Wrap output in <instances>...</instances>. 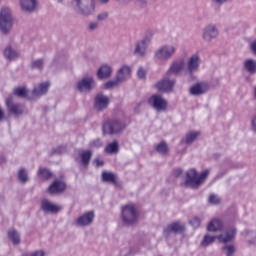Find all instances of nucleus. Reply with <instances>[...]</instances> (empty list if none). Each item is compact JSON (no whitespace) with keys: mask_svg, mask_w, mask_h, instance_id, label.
Wrapping results in <instances>:
<instances>
[{"mask_svg":"<svg viewBox=\"0 0 256 256\" xmlns=\"http://www.w3.org/2000/svg\"><path fill=\"white\" fill-rule=\"evenodd\" d=\"M236 235L237 228H229L226 232L218 236L206 234L200 245L201 247H209V245H213V243H215V239L219 240L220 243H231V241L235 239Z\"/></svg>","mask_w":256,"mask_h":256,"instance_id":"f257e3e1","label":"nucleus"},{"mask_svg":"<svg viewBox=\"0 0 256 256\" xmlns=\"http://www.w3.org/2000/svg\"><path fill=\"white\" fill-rule=\"evenodd\" d=\"M210 171L204 170L199 176L197 175V170L190 169L186 172V187H191V189H198L203 185V182L207 180Z\"/></svg>","mask_w":256,"mask_h":256,"instance_id":"f03ea898","label":"nucleus"},{"mask_svg":"<svg viewBox=\"0 0 256 256\" xmlns=\"http://www.w3.org/2000/svg\"><path fill=\"white\" fill-rule=\"evenodd\" d=\"M127 125L119 119H111L103 124L102 131L104 135H121L125 131Z\"/></svg>","mask_w":256,"mask_h":256,"instance_id":"7ed1b4c3","label":"nucleus"},{"mask_svg":"<svg viewBox=\"0 0 256 256\" xmlns=\"http://www.w3.org/2000/svg\"><path fill=\"white\" fill-rule=\"evenodd\" d=\"M177 53V45L166 44L158 48L154 53V59L160 63H167Z\"/></svg>","mask_w":256,"mask_h":256,"instance_id":"20e7f679","label":"nucleus"},{"mask_svg":"<svg viewBox=\"0 0 256 256\" xmlns=\"http://www.w3.org/2000/svg\"><path fill=\"white\" fill-rule=\"evenodd\" d=\"M76 13L82 17H89L95 13V4L93 0H72Z\"/></svg>","mask_w":256,"mask_h":256,"instance_id":"39448f33","label":"nucleus"},{"mask_svg":"<svg viewBox=\"0 0 256 256\" xmlns=\"http://www.w3.org/2000/svg\"><path fill=\"white\" fill-rule=\"evenodd\" d=\"M11 29H13V16L11 15V9L2 8L0 11V31L4 35H7Z\"/></svg>","mask_w":256,"mask_h":256,"instance_id":"423d86ee","label":"nucleus"},{"mask_svg":"<svg viewBox=\"0 0 256 256\" xmlns=\"http://www.w3.org/2000/svg\"><path fill=\"white\" fill-rule=\"evenodd\" d=\"M138 217L139 212H137L135 205L128 204L122 207V220L126 225H133V223H137Z\"/></svg>","mask_w":256,"mask_h":256,"instance_id":"0eeeda50","label":"nucleus"},{"mask_svg":"<svg viewBox=\"0 0 256 256\" xmlns=\"http://www.w3.org/2000/svg\"><path fill=\"white\" fill-rule=\"evenodd\" d=\"M76 87L80 93H91L97 87V83L93 76H86L77 82Z\"/></svg>","mask_w":256,"mask_h":256,"instance_id":"6e6552de","label":"nucleus"},{"mask_svg":"<svg viewBox=\"0 0 256 256\" xmlns=\"http://www.w3.org/2000/svg\"><path fill=\"white\" fill-rule=\"evenodd\" d=\"M219 37V29L215 24H208L202 30V39L206 43H211L213 39Z\"/></svg>","mask_w":256,"mask_h":256,"instance_id":"1a4fd4ad","label":"nucleus"},{"mask_svg":"<svg viewBox=\"0 0 256 256\" xmlns=\"http://www.w3.org/2000/svg\"><path fill=\"white\" fill-rule=\"evenodd\" d=\"M111 99L103 93H98L94 98V108L96 111H105L109 107Z\"/></svg>","mask_w":256,"mask_h":256,"instance_id":"9d476101","label":"nucleus"},{"mask_svg":"<svg viewBox=\"0 0 256 256\" xmlns=\"http://www.w3.org/2000/svg\"><path fill=\"white\" fill-rule=\"evenodd\" d=\"M6 107L12 115H15L16 117H19V115H23L25 113L26 109L23 104L19 103H13V98L9 97L6 99Z\"/></svg>","mask_w":256,"mask_h":256,"instance_id":"9b49d317","label":"nucleus"},{"mask_svg":"<svg viewBox=\"0 0 256 256\" xmlns=\"http://www.w3.org/2000/svg\"><path fill=\"white\" fill-rule=\"evenodd\" d=\"M148 103L156 111H165L167 109V100L161 97V95H153L149 98Z\"/></svg>","mask_w":256,"mask_h":256,"instance_id":"f8f14e48","label":"nucleus"},{"mask_svg":"<svg viewBox=\"0 0 256 256\" xmlns=\"http://www.w3.org/2000/svg\"><path fill=\"white\" fill-rule=\"evenodd\" d=\"M95 221V212L88 211L78 217L75 221L76 227H89Z\"/></svg>","mask_w":256,"mask_h":256,"instance_id":"ddd939ff","label":"nucleus"},{"mask_svg":"<svg viewBox=\"0 0 256 256\" xmlns=\"http://www.w3.org/2000/svg\"><path fill=\"white\" fill-rule=\"evenodd\" d=\"M199 67H201V57H199V54H194L187 62V71L189 75H193V73L199 70Z\"/></svg>","mask_w":256,"mask_h":256,"instance_id":"4468645a","label":"nucleus"},{"mask_svg":"<svg viewBox=\"0 0 256 256\" xmlns=\"http://www.w3.org/2000/svg\"><path fill=\"white\" fill-rule=\"evenodd\" d=\"M41 209L42 211H44V213H59V211H61L62 207L60 205H56L53 202L47 200V199H43L41 201Z\"/></svg>","mask_w":256,"mask_h":256,"instance_id":"2eb2a0df","label":"nucleus"},{"mask_svg":"<svg viewBox=\"0 0 256 256\" xmlns=\"http://www.w3.org/2000/svg\"><path fill=\"white\" fill-rule=\"evenodd\" d=\"M67 189V184L63 180L56 179L49 186L48 191L52 195H57V193H63Z\"/></svg>","mask_w":256,"mask_h":256,"instance_id":"dca6fc26","label":"nucleus"},{"mask_svg":"<svg viewBox=\"0 0 256 256\" xmlns=\"http://www.w3.org/2000/svg\"><path fill=\"white\" fill-rule=\"evenodd\" d=\"M149 43V40L142 39L136 42L135 48H134V55L136 57H145L147 55V44Z\"/></svg>","mask_w":256,"mask_h":256,"instance_id":"f3484780","label":"nucleus"},{"mask_svg":"<svg viewBox=\"0 0 256 256\" xmlns=\"http://www.w3.org/2000/svg\"><path fill=\"white\" fill-rule=\"evenodd\" d=\"M185 231V225L181 222H173L164 229V236L169 237L171 233H183Z\"/></svg>","mask_w":256,"mask_h":256,"instance_id":"a211bd4d","label":"nucleus"},{"mask_svg":"<svg viewBox=\"0 0 256 256\" xmlns=\"http://www.w3.org/2000/svg\"><path fill=\"white\" fill-rule=\"evenodd\" d=\"M173 87H175V80L162 79L156 84V89L163 93H170V91H173Z\"/></svg>","mask_w":256,"mask_h":256,"instance_id":"6ab92c4d","label":"nucleus"},{"mask_svg":"<svg viewBox=\"0 0 256 256\" xmlns=\"http://www.w3.org/2000/svg\"><path fill=\"white\" fill-rule=\"evenodd\" d=\"M209 91V85L207 83L201 82L190 87V95L199 97V95H204V93Z\"/></svg>","mask_w":256,"mask_h":256,"instance_id":"aec40b11","label":"nucleus"},{"mask_svg":"<svg viewBox=\"0 0 256 256\" xmlns=\"http://www.w3.org/2000/svg\"><path fill=\"white\" fill-rule=\"evenodd\" d=\"M185 69V63L183 61L174 62L168 69L167 75H181Z\"/></svg>","mask_w":256,"mask_h":256,"instance_id":"412c9836","label":"nucleus"},{"mask_svg":"<svg viewBox=\"0 0 256 256\" xmlns=\"http://www.w3.org/2000/svg\"><path fill=\"white\" fill-rule=\"evenodd\" d=\"M131 77V67L124 65L122 66L116 75V78L120 81V83H124V81H127Z\"/></svg>","mask_w":256,"mask_h":256,"instance_id":"4be33fe9","label":"nucleus"},{"mask_svg":"<svg viewBox=\"0 0 256 256\" xmlns=\"http://www.w3.org/2000/svg\"><path fill=\"white\" fill-rule=\"evenodd\" d=\"M113 73V69L109 65H103L101 66L97 71V77L100 80L103 79H109L111 77V74Z\"/></svg>","mask_w":256,"mask_h":256,"instance_id":"5701e85b","label":"nucleus"},{"mask_svg":"<svg viewBox=\"0 0 256 256\" xmlns=\"http://www.w3.org/2000/svg\"><path fill=\"white\" fill-rule=\"evenodd\" d=\"M20 5L23 11L26 13H33L35 7H37L36 0H20Z\"/></svg>","mask_w":256,"mask_h":256,"instance_id":"b1692460","label":"nucleus"},{"mask_svg":"<svg viewBox=\"0 0 256 256\" xmlns=\"http://www.w3.org/2000/svg\"><path fill=\"white\" fill-rule=\"evenodd\" d=\"M49 87L51 84L49 82L41 83L37 88L32 91V95L34 97H41V95H45L49 91Z\"/></svg>","mask_w":256,"mask_h":256,"instance_id":"393cba45","label":"nucleus"},{"mask_svg":"<svg viewBox=\"0 0 256 256\" xmlns=\"http://www.w3.org/2000/svg\"><path fill=\"white\" fill-rule=\"evenodd\" d=\"M208 231H211L213 233L217 231H223V222L219 219H213L207 227Z\"/></svg>","mask_w":256,"mask_h":256,"instance_id":"a878e982","label":"nucleus"},{"mask_svg":"<svg viewBox=\"0 0 256 256\" xmlns=\"http://www.w3.org/2000/svg\"><path fill=\"white\" fill-rule=\"evenodd\" d=\"M244 69L249 73L250 75L256 74V60L254 59H246L244 61Z\"/></svg>","mask_w":256,"mask_h":256,"instance_id":"bb28decb","label":"nucleus"},{"mask_svg":"<svg viewBox=\"0 0 256 256\" xmlns=\"http://www.w3.org/2000/svg\"><path fill=\"white\" fill-rule=\"evenodd\" d=\"M8 237L14 245H19L21 243V236L19 235V232H17V230L15 229H10L8 231Z\"/></svg>","mask_w":256,"mask_h":256,"instance_id":"cd10ccee","label":"nucleus"},{"mask_svg":"<svg viewBox=\"0 0 256 256\" xmlns=\"http://www.w3.org/2000/svg\"><path fill=\"white\" fill-rule=\"evenodd\" d=\"M4 55L9 61H13V59H17V57H19L17 51H15L10 46L6 47V49L4 50Z\"/></svg>","mask_w":256,"mask_h":256,"instance_id":"c85d7f7f","label":"nucleus"},{"mask_svg":"<svg viewBox=\"0 0 256 256\" xmlns=\"http://www.w3.org/2000/svg\"><path fill=\"white\" fill-rule=\"evenodd\" d=\"M106 153H109L110 155H113L115 153L119 152V142L114 141L108 144L105 148Z\"/></svg>","mask_w":256,"mask_h":256,"instance_id":"c756f323","label":"nucleus"},{"mask_svg":"<svg viewBox=\"0 0 256 256\" xmlns=\"http://www.w3.org/2000/svg\"><path fill=\"white\" fill-rule=\"evenodd\" d=\"M222 251H223L224 255H226V256H233V255H235L237 249L235 248V245H233V244H225L222 247Z\"/></svg>","mask_w":256,"mask_h":256,"instance_id":"7c9ffc66","label":"nucleus"},{"mask_svg":"<svg viewBox=\"0 0 256 256\" xmlns=\"http://www.w3.org/2000/svg\"><path fill=\"white\" fill-rule=\"evenodd\" d=\"M156 151L160 155H167L169 152V146L167 145V142L162 141L156 146Z\"/></svg>","mask_w":256,"mask_h":256,"instance_id":"2f4dec72","label":"nucleus"},{"mask_svg":"<svg viewBox=\"0 0 256 256\" xmlns=\"http://www.w3.org/2000/svg\"><path fill=\"white\" fill-rule=\"evenodd\" d=\"M199 135V132H189L186 134L185 138L182 140V143H186L187 145H191L195 139H197V136Z\"/></svg>","mask_w":256,"mask_h":256,"instance_id":"473e14b6","label":"nucleus"},{"mask_svg":"<svg viewBox=\"0 0 256 256\" xmlns=\"http://www.w3.org/2000/svg\"><path fill=\"white\" fill-rule=\"evenodd\" d=\"M28 93L29 91L25 87H19L13 90V94L16 95V97H21L22 99H25Z\"/></svg>","mask_w":256,"mask_h":256,"instance_id":"72a5a7b5","label":"nucleus"},{"mask_svg":"<svg viewBox=\"0 0 256 256\" xmlns=\"http://www.w3.org/2000/svg\"><path fill=\"white\" fill-rule=\"evenodd\" d=\"M92 155L93 153L91 152V150L84 151L81 153L80 157L83 165H87L91 161Z\"/></svg>","mask_w":256,"mask_h":256,"instance_id":"f704fd0d","label":"nucleus"},{"mask_svg":"<svg viewBox=\"0 0 256 256\" xmlns=\"http://www.w3.org/2000/svg\"><path fill=\"white\" fill-rule=\"evenodd\" d=\"M102 180L105 181L106 183H115V174L111 172H103Z\"/></svg>","mask_w":256,"mask_h":256,"instance_id":"c9c22d12","label":"nucleus"},{"mask_svg":"<svg viewBox=\"0 0 256 256\" xmlns=\"http://www.w3.org/2000/svg\"><path fill=\"white\" fill-rule=\"evenodd\" d=\"M246 237V239H249V237H253L252 240H248L249 245H255L256 243V233L253 231L246 230L242 233Z\"/></svg>","mask_w":256,"mask_h":256,"instance_id":"e433bc0d","label":"nucleus"},{"mask_svg":"<svg viewBox=\"0 0 256 256\" xmlns=\"http://www.w3.org/2000/svg\"><path fill=\"white\" fill-rule=\"evenodd\" d=\"M18 179L21 183H27L29 181V176L27 175V170L20 169L18 171Z\"/></svg>","mask_w":256,"mask_h":256,"instance_id":"4c0bfd02","label":"nucleus"},{"mask_svg":"<svg viewBox=\"0 0 256 256\" xmlns=\"http://www.w3.org/2000/svg\"><path fill=\"white\" fill-rule=\"evenodd\" d=\"M118 85H121V82L115 77V79L107 81L104 87L105 89H113V87H118Z\"/></svg>","mask_w":256,"mask_h":256,"instance_id":"58836bf2","label":"nucleus"},{"mask_svg":"<svg viewBox=\"0 0 256 256\" xmlns=\"http://www.w3.org/2000/svg\"><path fill=\"white\" fill-rule=\"evenodd\" d=\"M43 65H45L43 59H36L31 62L32 69H43Z\"/></svg>","mask_w":256,"mask_h":256,"instance_id":"ea45409f","label":"nucleus"},{"mask_svg":"<svg viewBox=\"0 0 256 256\" xmlns=\"http://www.w3.org/2000/svg\"><path fill=\"white\" fill-rule=\"evenodd\" d=\"M208 203L211 205H219V203H221V198L215 194H211L208 198Z\"/></svg>","mask_w":256,"mask_h":256,"instance_id":"a19ab883","label":"nucleus"},{"mask_svg":"<svg viewBox=\"0 0 256 256\" xmlns=\"http://www.w3.org/2000/svg\"><path fill=\"white\" fill-rule=\"evenodd\" d=\"M38 175H41L43 179H49V177H51V171L45 168H40L38 171Z\"/></svg>","mask_w":256,"mask_h":256,"instance_id":"79ce46f5","label":"nucleus"},{"mask_svg":"<svg viewBox=\"0 0 256 256\" xmlns=\"http://www.w3.org/2000/svg\"><path fill=\"white\" fill-rule=\"evenodd\" d=\"M137 77L138 79H145L147 77V70L143 67H139L137 71Z\"/></svg>","mask_w":256,"mask_h":256,"instance_id":"37998d69","label":"nucleus"},{"mask_svg":"<svg viewBox=\"0 0 256 256\" xmlns=\"http://www.w3.org/2000/svg\"><path fill=\"white\" fill-rule=\"evenodd\" d=\"M190 225L194 227V229H197L201 225V219L194 217L190 220Z\"/></svg>","mask_w":256,"mask_h":256,"instance_id":"c03bdc74","label":"nucleus"},{"mask_svg":"<svg viewBox=\"0 0 256 256\" xmlns=\"http://www.w3.org/2000/svg\"><path fill=\"white\" fill-rule=\"evenodd\" d=\"M109 17V12H101L97 16L98 21H105Z\"/></svg>","mask_w":256,"mask_h":256,"instance_id":"a18cd8bd","label":"nucleus"},{"mask_svg":"<svg viewBox=\"0 0 256 256\" xmlns=\"http://www.w3.org/2000/svg\"><path fill=\"white\" fill-rule=\"evenodd\" d=\"M101 145H103L101 139H96L90 142V147H101Z\"/></svg>","mask_w":256,"mask_h":256,"instance_id":"49530a36","label":"nucleus"},{"mask_svg":"<svg viewBox=\"0 0 256 256\" xmlns=\"http://www.w3.org/2000/svg\"><path fill=\"white\" fill-rule=\"evenodd\" d=\"M28 256H45V251L43 250H36L28 254Z\"/></svg>","mask_w":256,"mask_h":256,"instance_id":"de8ad7c7","label":"nucleus"},{"mask_svg":"<svg viewBox=\"0 0 256 256\" xmlns=\"http://www.w3.org/2000/svg\"><path fill=\"white\" fill-rule=\"evenodd\" d=\"M96 29H99V22H91L89 24V30L95 31Z\"/></svg>","mask_w":256,"mask_h":256,"instance_id":"09e8293b","label":"nucleus"},{"mask_svg":"<svg viewBox=\"0 0 256 256\" xmlns=\"http://www.w3.org/2000/svg\"><path fill=\"white\" fill-rule=\"evenodd\" d=\"M229 1L231 0H212V3H214V5H225V3H229Z\"/></svg>","mask_w":256,"mask_h":256,"instance_id":"8fccbe9b","label":"nucleus"},{"mask_svg":"<svg viewBox=\"0 0 256 256\" xmlns=\"http://www.w3.org/2000/svg\"><path fill=\"white\" fill-rule=\"evenodd\" d=\"M94 164L96 167H103V165H105V162L102 159L97 158L94 160Z\"/></svg>","mask_w":256,"mask_h":256,"instance_id":"3c124183","label":"nucleus"},{"mask_svg":"<svg viewBox=\"0 0 256 256\" xmlns=\"http://www.w3.org/2000/svg\"><path fill=\"white\" fill-rule=\"evenodd\" d=\"M251 127H252V131H253L254 133H256V116H254V117L252 118Z\"/></svg>","mask_w":256,"mask_h":256,"instance_id":"603ef678","label":"nucleus"},{"mask_svg":"<svg viewBox=\"0 0 256 256\" xmlns=\"http://www.w3.org/2000/svg\"><path fill=\"white\" fill-rule=\"evenodd\" d=\"M250 49H251L252 53H254V55H256V40L251 42Z\"/></svg>","mask_w":256,"mask_h":256,"instance_id":"864d4df0","label":"nucleus"},{"mask_svg":"<svg viewBox=\"0 0 256 256\" xmlns=\"http://www.w3.org/2000/svg\"><path fill=\"white\" fill-rule=\"evenodd\" d=\"M3 119H5V112L0 107V121H3Z\"/></svg>","mask_w":256,"mask_h":256,"instance_id":"5fc2aeb1","label":"nucleus"},{"mask_svg":"<svg viewBox=\"0 0 256 256\" xmlns=\"http://www.w3.org/2000/svg\"><path fill=\"white\" fill-rule=\"evenodd\" d=\"M254 98L256 99V86L254 87Z\"/></svg>","mask_w":256,"mask_h":256,"instance_id":"6e6d98bb","label":"nucleus"},{"mask_svg":"<svg viewBox=\"0 0 256 256\" xmlns=\"http://www.w3.org/2000/svg\"><path fill=\"white\" fill-rule=\"evenodd\" d=\"M109 0H100L101 3H107Z\"/></svg>","mask_w":256,"mask_h":256,"instance_id":"4d7b16f0","label":"nucleus"},{"mask_svg":"<svg viewBox=\"0 0 256 256\" xmlns=\"http://www.w3.org/2000/svg\"><path fill=\"white\" fill-rule=\"evenodd\" d=\"M21 256H29V253H23Z\"/></svg>","mask_w":256,"mask_h":256,"instance_id":"13d9d810","label":"nucleus"},{"mask_svg":"<svg viewBox=\"0 0 256 256\" xmlns=\"http://www.w3.org/2000/svg\"><path fill=\"white\" fill-rule=\"evenodd\" d=\"M182 171L181 170H178V175H181Z\"/></svg>","mask_w":256,"mask_h":256,"instance_id":"bf43d9fd","label":"nucleus"}]
</instances>
